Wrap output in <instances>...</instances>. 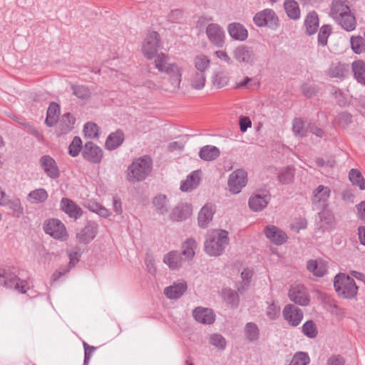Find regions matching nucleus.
<instances>
[{"mask_svg": "<svg viewBox=\"0 0 365 365\" xmlns=\"http://www.w3.org/2000/svg\"><path fill=\"white\" fill-rule=\"evenodd\" d=\"M259 329L256 324L253 322H248L245 325V334L247 340L254 341L259 338Z\"/></svg>", "mask_w": 365, "mask_h": 365, "instance_id": "de8ad7c7", "label": "nucleus"}, {"mask_svg": "<svg viewBox=\"0 0 365 365\" xmlns=\"http://www.w3.org/2000/svg\"><path fill=\"white\" fill-rule=\"evenodd\" d=\"M163 262L171 269H176L182 266V258L178 251H171L164 256Z\"/></svg>", "mask_w": 365, "mask_h": 365, "instance_id": "7c9ffc66", "label": "nucleus"}, {"mask_svg": "<svg viewBox=\"0 0 365 365\" xmlns=\"http://www.w3.org/2000/svg\"><path fill=\"white\" fill-rule=\"evenodd\" d=\"M320 210L321 212H319V216L320 221L324 225V228L329 229L332 227L334 223V215L329 210H327V208Z\"/></svg>", "mask_w": 365, "mask_h": 365, "instance_id": "8fccbe9b", "label": "nucleus"}, {"mask_svg": "<svg viewBox=\"0 0 365 365\" xmlns=\"http://www.w3.org/2000/svg\"><path fill=\"white\" fill-rule=\"evenodd\" d=\"M253 21L259 27L268 26L275 29L278 26L279 20L273 10L266 9L257 13L253 18Z\"/></svg>", "mask_w": 365, "mask_h": 365, "instance_id": "1a4fd4ad", "label": "nucleus"}, {"mask_svg": "<svg viewBox=\"0 0 365 365\" xmlns=\"http://www.w3.org/2000/svg\"><path fill=\"white\" fill-rule=\"evenodd\" d=\"M0 286L14 289L21 294H25L29 289L28 282L20 279L10 269H0Z\"/></svg>", "mask_w": 365, "mask_h": 365, "instance_id": "20e7f679", "label": "nucleus"}, {"mask_svg": "<svg viewBox=\"0 0 365 365\" xmlns=\"http://www.w3.org/2000/svg\"><path fill=\"white\" fill-rule=\"evenodd\" d=\"M339 24L346 31L355 30L356 27V17L351 11L335 19Z\"/></svg>", "mask_w": 365, "mask_h": 365, "instance_id": "cd10ccee", "label": "nucleus"}, {"mask_svg": "<svg viewBox=\"0 0 365 365\" xmlns=\"http://www.w3.org/2000/svg\"><path fill=\"white\" fill-rule=\"evenodd\" d=\"M60 115V106L56 103H50L46 113L45 123L48 127L53 126L58 121Z\"/></svg>", "mask_w": 365, "mask_h": 365, "instance_id": "2f4dec72", "label": "nucleus"}, {"mask_svg": "<svg viewBox=\"0 0 365 365\" xmlns=\"http://www.w3.org/2000/svg\"><path fill=\"white\" fill-rule=\"evenodd\" d=\"M266 237L274 245H281L287 240V234L274 225H267L264 228Z\"/></svg>", "mask_w": 365, "mask_h": 365, "instance_id": "a211bd4d", "label": "nucleus"}, {"mask_svg": "<svg viewBox=\"0 0 365 365\" xmlns=\"http://www.w3.org/2000/svg\"><path fill=\"white\" fill-rule=\"evenodd\" d=\"M331 27L329 25H324L321 27L318 34L319 44L324 46L327 44V39L331 34Z\"/></svg>", "mask_w": 365, "mask_h": 365, "instance_id": "4d7b16f0", "label": "nucleus"}, {"mask_svg": "<svg viewBox=\"0 0 365 365\" xmlns=\"http://www.w3.org/2000/svg\"><path fill=\"white\" fill-rule=\"evenodd\" d=\"M331 11L333 18L336 19L338 17H340L351 11L345 1L342 0H334L332 2Z\"/></svg>", "mask_w": 365, "mask_h": 365, "instance_id": "c9c22d12", "label": "nucleus"}, {"mask_svg": "<svg viewBox=\"0 0 365 365\" xmlns=\"http://www.w3.org/2000/svg\"><path fill=\"white\" fill-rule=\"evenodd\" d=\"M61 210L69 217L77 220L83 215V210L72 200L63 197L60 202Z\"/></svg>", "mask_w": 365, "mask_h": 365, "instance_id": "f3484780", "label": "nucleus"}, {"mask_svg": "<svg viewBox=\"0 0 365 365\" xmlns=\"http://www.w3.org/2000/svg\"><path fill=\"white\" fill-rule=\"evenodd\" d=\"M229 244L228 232L225 230H215L207 235L205 251L210 256H219Z\"/></svg>", "mask_w": 365, "mask_h": 365, "instance_id": "7ed1b4c3", "label": "nucleus"}, {"mask_svg": "<svg viewBox=\"0 0 365 365\" xmlns=\"http://www.w3.org/2000/svg\"><path fill=\"white\" fill-rule=\"evenodd\" d=\"M351 48L355 53L360 54L365 52V38L360 36H351L350 39Z\"/></svg>", "mask_w": 365, "mask_h": 365, "instance_id": "a18cd8bd", "label": "nucleus"}, {"mask_svg": "<svg viewBox=\"0 0 365 365\" xmlns=\"http://www.w3.org/2000/svg\"><path fill=\"white\" fill-rule=\"evenodd\" d=\"M82 156L91 163L98 164L103 158V153L97 145L93 142H88L83 147Z\"/></svg>", "mask_w": 365, "mask_h": 365, "instance_id": "f8f14e48", "label": "nucleus"}, {"mask_svg": "<svg viewBox=\"0 0 365 365\" xmlns=\"http://www.w3.org/2000/svg\"><path fill=\"white\" fill-rule=\"evenodd\" d=\"M234 58L240 63L253 65L256 61V55L252 47L240 45L233 51Z\"/></svg>", "mask_w": 365, "mask_h": 365, "instance_id": "9d476101", "label": "nucleus"}, {"mask_svg": "<svg viewBox=\"0 0 365 365\" xmlns=\"http://www.w3.org/2000/svg\"><path fill=\"white\" fill-rule=\"evenodd\" d=\"M152 165V159L148 155L135 159L127 170L128 181L135 183L144 180L150 173Z\"/></svg>", "mask_w": 365, "mask_h": 365, "instance_id": "f03ea898", "label": "nucleus"}, {"mask_svg": "<svg viewBox=\"0 0 365 365\" xmlns=\"http://www.w3.org/2000/svg\"><path fill=\"white\" fill-rule=\"evenodd\" d=\"M155 67L168 76L160 86L163 89L175 92L180 88L182 70L176 63H170L168 56L163 53L158 54L155 59Z\"/></svg>", "mask_w": 365, "mask_h": 365, "instance_id": "f257e3e1", "label": "nucleus"}, {"mask_svg": "<svg viewBox=\"0 0 365 365\" xmlns=\"http://www.w3.org/2000/svg\"><path fill=\"white\" fill-rule=\"evenodd\" d=\"M194 319L204 324H212L215 320L214 312L209 308L198 307L192 312Z\"/></svg>", "mask_w": 365, "mask_h": 365, "instance_id": "aec40b11", "label": "nucleus"}, {"mask_svg": "<svg viewBox=\"0 0 365 365\" xmlns=\"http://www.w3.org/2000/svg\"><path fill=\"white\" fill-rule=\"evenodd\" d=\"M43 230L53 238L61 241L66 240L68 237L64 224L58 219L46 220L43 224Z\"/></svg>", "mask_w": 365, "mask_h": 365, "instance_id": "423d86ee", "label": "nucleus"}, {"mask_svg": "<svg viewBox=\"0 0 365 365\" xmlns=\"http://www.w3.org/2000/svg\"><path fill=\"white\" fill-rule=\"evenodd\" d=\"M124 138L123 132L121 130H117L108 136L105 147L108 150H115L123 143Z\"/></svg>", "mask_w": 365, "mask_h": 365, "instance_id": "a878e982", "label": "nucleus"}, {"mask_svg": "<svg viewBox=\"0 0 365 365\" xmlns=\"http://www.w3.org/2000/svg\"><path fill=\"white\" fill-rule=\"evenodd\" d=\"M145 264L146 266L147 271L152 275H155L157 272V269L155 264V260L152 255H147L145 259Z\"/></svg>", "mask_w": 365, "mask_h": 365, "instance_id": "338daca9", "label": "nucleus"}, {"mask_svg": "<svg viewBox=\"0 0 365 365\" xmlns=\"http://www.w3.org/2000/svg\"><path fill=\"white\" fill-rule=\"evenodd\" d=\"M331 190L328 186L320 185L312 192V203L317 210H324L329 205Z\"/></svg>", "mask_w": 365, "mask_h": 365, "instance_id": "0eeeda50", "label": "nucleus"}, {"mask_svg": "<svg viewBox=\"0 0 365 365\" xmlns=\"http://www.w3.org/2000/svg\"><path fill=\"white\" fill-rule=\"evenodd\" d=\"M81 150H83L81 139L79 137L76 136L69 145L68 153L72 157H76L78 155Z\"/></svg>", "mask_w": 365, "mask_h": 365, "instance_id": "6e6d98bb", "label": "nucleus"}, {"mask_svg": "<svg viewBox=\"0 0 365 365\" xmlns=\"http://www.w3.org/2000/svg\"><path fill=\"white\" fill-rule=\"evenodd\" d=\"M4 203V205H8L9 209L12 210L13 216L20 217L23 215L24 209L19 198L15 197L11 200H6Z\"/></svg>", "mask_w": 365, "mask_h": 365, "instance_id": "79ce46f5", "label": "nucleus"}, {"mask_svg": "<svg viewBox=\"0 0 365 365\" xmlns=\"http://www.w3.org/2000/svg\"><path fill=\"white\" fill-rule=\"evenodd\" d=\"M307 269L314 276L322 277L327 272V264L322 259H309L307 262Z\"/></svg>", "mask_w": 365, "mask_h": 365, "instance_id": "393cba45", "label": "nucleus"}, {"mask_svg": "<svg viewBox=\"0 0 365 365\" xmlns=\"http://www.w3.org/2000/svg\"><path fill=\"white\" fill-rule=\"evenodd\" d=\"M160 46V36L156 31H149L144 39L142 51L148 58H153Z\"/></svg>", "mask_w": 365, "mask_h": 365, "instance_id": "6e6552de", "label": "nucleus"}, {"mask_svg": "<svg viewBox=\"0 0 365 365\" xmlns=\"http://www.w3.org/2000/svg\"><path fill=\"white\" fill-rule=\"evenodd\" d=\"M310 358L307 352L298 351L294 354L289 365H308Z\"/></svg>", "mask_w": 365, "mask_h": 365, "instance_id": "3c124183", "label": "nucleus"}, {"mask_svg": "<svg viewBox=\"0 0 365 365\" xmlns=\"http://www.w3.org/2000/svg\"><path fill=\"white\" fill-rule=\"evenodd\" d=\"M98 225L93 221H88L86 226L77 234V238L82 243H88L94 239L98 232Z\"/></svg>", "mask_w": 365, "mask_h": 365, "instance_id": "6ab92c4d", "label": "nucleus"}, {"mask_svg": "<svg viewBox=\"0 0 365 365\" xmlns=\"http://www.w3.org/2000/svg\"><path fill=\"white\" fill-rule=\"evenodd\" d=\"M197 247L196 241L192 238H189L186 240L182 244V255L187 259V260L191 259L195 252V250Z\"/></svg>", "mask_w": 365, "mask_h": 365, "instance_id": "ea45409f", "label": "nucleus"}, {"mask_svg": "<svg viewBox=\"0 0 365 365\" xmlns=\"http://www.w3.org/2000/svg\"><path fill=\"white\" fill-rule=\"evenodd\" d=\"M227 31L230 36L235 40L243 41L248 37L247 29L237 22L231 23L227 26Z\"/></svg>", "mask_w": 365, "mask_h": 365, "instance_id": "b1692460", "label": "nucleus"}, {"mask_svg": "<svg viewBox=\"0 0 365 365\" xmlns=\"http://www.w3.org/2000/svg\"><path fill=\"white\" fill-rule=\"evenodd\" d=\"M192 214V209L186 204L178 205L171 212L170 218L173 221L181 222L187 219Z\"/></svg>", "mask_w": 365, "mask_h": 365, "instance_id": "4be33fe9", "label": "nucleus"}, {"mask_svg": "<svg viewBox=\"0 0 365 365\" xmlns=\"http://www.w3.org/2000/svg\"><path fill=\"white\" fill-rule=\"evenodd\" d=\"M289 298L292 302L300 306H307L310 301L306 288L301 284L291 286L289 290Z\"/></svg>", "mask_w": 365, "mask_h": 365, "instance_id": "4468645a", "label": "nucleus"}, {"mask_svg": "<svg viewBox=\"0 0 365 365\" xmlns=\"http://www.w3.org/2000/svg\"><path fill=\"white\" fill-rule=\"evenodd\" d=\"M304 24L308 35L310 36L315 34L319 27V19L317 14L315 11L309 13L305 19Z\"/></svg>", "mask_w": 365, "mask_h": 365, "instance_id": "e433bc0d", "label": "nucleus"}, {"mask_svg": "<svg viewBox=\"0 0 365 365\" xmlns=\"http://www.w3.org/2000/svg\"><path fill=\"white\" fill-rule=\"evenodd\" d=\"M224 294L227 303L230 304L232 307H237L238 305L239 296L236 292L229 289H226Z\"/></svg>", "mask_w": 365, "mask_h": 365, "instance_id": "680f3d73", "label": "nucleus"}, {"mask_svg": "<svg viewBox=\"0 0 365 365\" xmlns=\"http://www.w3.org/2000/svg\"><path fill=\"white\" fill-rule=\"evenodd\" d=\"M302 331L310 339L315 338L318 334L317 327L312 320H308L302 325Z\"/></svg>", "mask_w": 365, "mask_h": 365, "instance_id": "09e8293b", "label": "nucleus"}, {"mask_svg": "<svg viewBox=\"0 0 365 365\" xmlns=\"http://www.w3.org/2000/svg\"><path fill=\"white\" fill-rule=\"evenodd\" d=\"M229 81V78L224 72H219L212 77V83L218 88L225 86Z\"/></svg>", "mask_w": 365, "mask_h": 365, "instance_id": "13d9d810", "label": "nucleus"}, {"mask_svg": "<svg viewBox=\"0 0 365 365\" xmlns=\"http://www.w3.org/2000/svg\"><path fill=\"white\" fill-rule=\"evenodd\" d=\"M349 178L352 184L358 186L360 190H365V180L359 170L351 169L349 173Z\"/></svg>", "mask_w": 365, "mask_h": 365, "instance_id": "c03bdc74", "label": "nucleus"}, {"mask_svg": "<svg viewBox=\"0 0 365 365\" xmlns=\"http://www.w3.org/2000/svg\"><path fill=\"white\" fill-rule=\"evenodd\" d=\"M75 120V118L69 113L63 115L58 127L59 134H66L70 132L73 128Z\"/></svg>", "mask_w": 365, "mask_h": 365, "instance_id": "473e14b6", "label": "nucleus"}, {"mask_svg": "<svg viewBox=\"0 0 365 365\" xmlns=\"http://www.w3.org/2000/svg\"><path fill=\"white\" fill-rule=\"evenodd\" d=\"M48 197V194L44 188H38L29 193L27 200L31 204H40L44 202Z\"/></svg>", "mask_w": 365, "mask_h": 365, "instance_id": "f704fd0d", "label": "nucleus"}, {"mask_svg": "<svg viewBox=\"0 0 365 365\" xmlns=\"http://www.w3.org/2000/svg\"><path fill=\"white\" fill-rule=\"evenodd\" d=\"M284 10L287 16L294 20L300 16V10L298 3L294 0H285L284 3Z\"/></svg>", "mask_w": 365, "mask_h": 365, "instance_id": "a19ab883", "label": "nucleus"}, {"mask_svg": "<svg viewBox=\"0 0 365 365\" xmlns=\"http://www.w3.org/2000/svg\"><path fill=\"white\" fill-rule=\"evenodd\" d=\"M351 67L357 82L365 85V63L362 61H356L352 63Z\"/></svg>", "mask_w": 365, "mask_h": 365, "instance_id": "58836bf2", "label": "nucleus"}, {"mask_svg": "<svg viewBox=\"0 0 365 365\" xmlns=\"http://www.w3.org/2000/svg\"><path fill=\"white\" fill-rule=\"evenodd\" d=\"M206 78L203 72L195 71L190 78L191 86L197 90H200L205 86Z\"/></svg>", "mask_w": 365, "mask_h": 365, "instance_id": "49530a36", "label": "nucleus"}, {"mask_svg": "<svg viewBox=\"0 0 365 365\" xmlns=\"http://www.w3.org/2000/svg\"><path fill=\"white\" fill-rule=\"evenodd\" d=\"M187 289V283L180 282L165 287L163 293L170 299H178L183 295Z\"/></svg>", "mask_w": 365, "mask_h": 365, "instance_id": "412c9836", "label": "nucleus"}, {"mask_svg": "<svg viewBox=\"0 0 365 365\" xmlns=\"http://www.w3.org/2000/svg\"><path fill=\"white\" fill-rule=\"evenodd\" d=\"M98 126L96 123L89 122L84 125L83 132L85 136L88 138H94L97 137L98 135Z\"/></svg>", "mask_w": 365, "mask_h": 365, "instance_id": "052dcab7", "label": "nucleus"}, {"mask_svg": "<svg viewBox=\"0 0 365 365\" xmlns=\"http://www.w3.org/2000/svg\"><path fill=\"white\" fill-rule=\"evenodd\" d=\"M269 201L267 195L255 194L250 197L248 205L252 211L259 212L267 206Z\"/></svg>", "mask_w": 365, "mask_h": 365, "instance_id": "5701e85b", "label": "nucleus"}, {"mask_svg": "<svg viewBox=\"0 0 365 365\" xmlns=\"http://www.w3.org/2000/svg\"><path fill=\"white\" fill-rule=\"evenodd\" d=\"M39 164L47 177L51 179H57L61 172L55 160L48 155H44L39 159Z\"/></svg>", "mask_w": 365, "mask_h": 365, "instance_id": "ddd939ff", "label": "nucleus"}, {"mask_svg": "<svg viewBox=\"0 0 365 365\" xmlns=\"http://www.w3.org/2000/svg\"><path fill=\"white\" fill-rule=\"evenodd\" d=\"M282 315L288 324L294 327L299 325L304 317L302 310L294 304L286 305L283 309Z\"/></svg>", "mask_w": 365, "mask_h": 365, "instance_id": "9b49d317", "label": "nucleus"}, {"mask_svg": "<svg viewBox=\"0 0 365 365\" xmlns=\"http://www.w3.org/2000/svg\"><path fill=\"white\" fill-rule=\"evenodd\" d=\"M168 21L171 23H179L183 18V11L181 9H173L168 15Z\"/></svg>", "mask_w": 365, "mask_h": 365, "instance_id": "e2e57ef3", "label": "nucleus"}, {"mask_svg": "<svg viewBox=\"0 0 365 365\" xmlns=\"http://www.w3.org/2000/svg\"><path fill=\"white\" fill-rule=\"evenodd\" d=\"M155 211L160 214H167L170 210V204L165 195L160 194L155 196L153 200Z\"/></svg>", "mask_w": 365, "mask_h": 365, "instance_id": "72a5a7b5", "label": "nucleus"}, {"mask_svg": "<svg viewBox=\"0 0 365 365\" xmlns=\"http://www.w3.org/2000/svg\"><path fill=\"white\" fill-rule=\"evenodd\" d=\"M210 66V60L209 58L204 56H197L195 58V67L196 68V71L197 72H203L209 68Z\"/></svg>", "mask_w": 365, "mask_h": 365, "instance_id": "864d4df0", "label": "nucleus"}, {"mask_svg": "<svg viewBox=\"0 0 365 365\" xmlns=\"http://www.w3.org/2000/svg\"><path fill=\"white\" fill-rule=\"evenodd\" d=\"M209 343L218 349L223 350L226 346L225 339L220 334H212L209 336Z\"/></svg>", "mask_w": 365, "mask_h": 365, "instance_id": "5fc2aeb1", "label": "nucleus"}, {"mask_svg": "<svg viewBox=\"0 0 365 365\" xmlns=\"http://www.w3.org/2000/svg\"><path fill=\"white\" fill-rule=\"evenodd\" d=\"M301 90L304 96L307 98L313 97L318 92V90L315 86L309 83L302 84L301 86Z\"/></svg>", "mask_w": 365, "mask_h": 365, "instance_id": "0e129e2a", "label": "nucleus"}, {"mask_svg": "<svg viewBox=\"0 0 365 365\" xmlns=\"http://www.w3.org/2000/svg\"><path fill=\"white\" fill-rule=\"evenodd\" d=\"M200 170H195L190 174L185 180L182 182L180 190L183 192H190L195 189L200 184Z\"/></svg>", "mask_w": 365, "mask_h": 365, "instance_id": "bb28decb", "label": "nucleus"}, {"mask_svg": "<svg viewBox=\"0 0 365 365\" xmlns=\"http://www.w3.org/2000/svg\"><path fill=\"white\" fill-rule=\"evenodd\" d=\"M294 176V169L292 167H287L280 172L278 179L282 184H289L292 182Z\"/></svg>", "mask_w": 365, "mask_h": 365, "instance_id": "603ef678", "label": "nucleus"}, {"mask_svg": "<svg viewBox=\"0 0 365 365\" xmlns=\"http://www.w3.org/2000/svg\"><path fill=\"white\" fill-rule=\"evenodd\" d=\"M292 132L294 135L300 138L307 135V129L305 128V122L300 118H296L292 121Z\"/></svg>", "mask_w": 365, "mask_h": 365, "instance_id": "37998d69", "label": "nucleus"}, {"mask_svg": "<svg viewBox=\"0 0 365 365\" xmlns=\"http://www.w3.org/2000/svg\"><path fill=\"white\" fill-rule=\"evenodd\" d=\"M246 184L247 173L242 169L234 171L229 177L228 186L230 190L234 194L239 193Z\"/></svg>", "mask_w": 365, "mask_h": 365, "instance_id": "2eb2a0df", "label": "nucleus"}, {"mask_svg": "<svg viewBox=\"0 0 365 365\" xmlns=\"http://www.w3.org/2000/svg\"><path fill=\"white\" fill-rule=\"evenodd\" d=\"M334 287L337 294L346 299H351L356 295L358 287L354 279L345 274H338L334 282Z\"/></svg>", "mask_w": 365, "mask_h": 365, "instance_id": "39448f33", "label": "nucleus"}, {"mask_svg": "<svg viewBox=\"0 0 365 365\" xmlns=\"http://www.w3.org/2000/svg\"><path fill=\"white\" fill-rule=\"evenodd\" d=\"M209 41L217 47H222L225 41V31L217 24H210L206 28Z\"/></svg>", "mask_w": 365, "mask_h": 365, "instance_id": "dca6fc26", "label": "nucleus"}, {"mask_svg": "<svg viewBox=\"0 0 365 365\" xmlns=\"http://www.w3.org/2000/svg\"><path fill=\"white\" fill-rule=\"evenodd\" d=\"M220 150L214 145H205L199 151V157L205 161H212L220 156Z\"/></svg>", "mask_w": 365, "mask_h": 365, "instance_id": "c756f323", "label": "nucleus"}, {"mask_svg": "<svg viewBox=\"0 0 365 365\" xmlns=\"http://www.w3.org/2000/svg\"><path fill=\"white\" fill-rule=\"evenodd\" d=\"M348 73L349 66L341 62L332 63L328 71V74L331 78H344Z\"/></svg>", "mask_w": 365, "mask_h": 365, "instance_id": "c85d7f7f", "label": "nucleus"}, {"mask_svg": "<svg viewBox=\"0 0 365 365\" xmlns=\"http://www.w3.org/2000/svg\"><path fill=\"white\" fill-rule=\"evenodd\" d=\"M279 307L274 303H271L267 307L266 314L270 320H274L279 316Z\"/></svg>", "mask_w": 365, "mask_h": 365, "instance_id": "69168bd1", "label": "nucleus"}, {"mask_svg": "<svg viewBox=\"0 0 365 365\" xmlns=\"http://www.w3.org/2000/svg\"><path fill=\"white\" fill-rule=\"evenodd\" d=\"M214 211L211 206L205 205L200 210L198 215V225L201 227H205L212 220Z\"/></svg>", "mask_w": 365, "mask_h": 365, "instance_id": "4c0bfd02", "label": "nucleus"}, {"mask_svg": "<svg viewBox=\"0 0 365 365\" xmlns=\"http://www.w3.org/2000/svg\"><path fill=\"white\" fill-rule=\"evenodd\" d=\"M239 125L241 132L245 133L247 128H251L252 122L249 117L240 116L239 119Z\"/></svg>", "mask_w": 365, "mask_h": 365, "instance_id": "774afa93", "label": "nucleus"}, {"mask_svg": "<svg viewBox=\"0 0 365 365\" xmlns=\"http://www.w3.org/2000/svg\"><path fill=\"white\" fill-rule=\"evenodd\" d=\"M73 94L81 99H87L91 96V91L85 86H72Z\"/></svg>", "mask_w": 365, "mask_h": 365, "instance_id": "bf43d9fd", "label": "nucleus"}]
</instances>
